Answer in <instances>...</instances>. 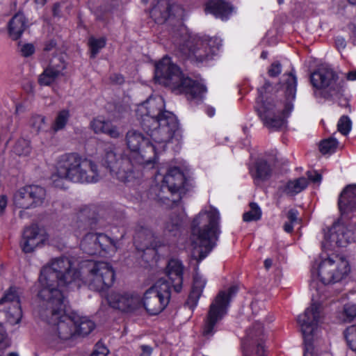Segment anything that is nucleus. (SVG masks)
Listing matches in <instances>:
<instances>
[{
    "label": "nucleus",
    "mask_w": 356,
    "mask_h": 356,
    "mask_svg": "<svg viewBox=\"0 0 356 356\" xmlns=\"http://www.w3.org/2000/svg\"><path fill=\"white\" fill-rule=\"evenodd\" d=\"M164 108L165 102L161 96L150 97L138 107L143 130L152 141L163 144V148L179 129L175 115Z\"/></svg>",
    "instance_id": "nucleus-1"
},
{
    "label": "nucleus",
    "mask_w": 356,
    "mask_h": 356,
    "mask_svg": "<svg viewBox=\"0 0 356 356\" xmlns=\"http://www.w3.org/2000/svg\"><path fill=\"white\" fill-rule=\"evenodd\" d=\"M38 314L48 324L45 340L52 348H61L76 339L75 319L65 314V300H41Z\"/></svg>",
    "instance_id": "nucleus-2"
},
{
    "label": "nucleus",
    "mask_w": 356,
    "mask_h": 356,
    "mask_svg": "<svg viewBox=\"0 0 356 356\" xmlns=\"http://www.w3.org/2000/svg\"><path fill=\"white\" fill-rule=\"evenodd\" d=\"M81 273L67 257L56 258L40 270L38 279L40 289L38 298L41 300L63 299L64 296L58 286L75 284L80 286Z\"/></svg>",
    "instance_id": "nucleus-3"
},
{
    "label": "nucleus",
    "mask_w": 356,
    "mask_h": 356,
    "mask_svg": "<svg viewBox=\"0 0 356 356\" xmlns=\"http://www.w3.org/2000/svg\"><path fill=\"white\" fill-rule=\"evenodd\" d=\"M51 179L55 187L63 188V180L81 184L96 183L101 175L94 161L77 153H67L58 158L56 172Z\"/></svg>",
    "instance_id": "nucleus-4"
},
{
    "label": "nucleus",
    "mask_w": 356,
    "mask_h": 356,
    "mask_svg": "<svg viewBox=\"0 0 356 356\" xmlns=\"http://www.w3.org/2000/svg\"><path fill=\"white\" fill-rule=\"evenodd\" d=\"M219 220L218 211L211 207L209 211L200 212L193 221L192 256L198 262L204 259L215 246L220 234Z\"/></svg>",
    "instance_id": "nucleus-5"
},
{
    "label": "nucleus",
    "mask_w": 356,
    "mask_h": 356,
    "mask_svg": "<svg viewBox=\"0 0 356 356\" xmlns=\"http://www.w3.org/2000/svg\"><path fill=\"white\" fill-rule=\"evenodd\" d=\"M154 79L157 83L170 88L176 93L185 94L188 99H201L207 90L204 85L186 76L168 56H164L156 64Z\"/></svg>",
    "instance_id": "nucleus-6"
},
{
    "label": "nucleus",
    "mask_w": 356,
    "mask_h": 356,
    "mask_svg": "<svg viewBox=\"0 0 356 356\" xmlns=\"http://www.w3.org/2000/svg\"><path fill=\"white\" fill-rule=\"evenodd\" d=\"M266 81L264 86L258 89L255 110L264 125L272 131H282L286 127V118L293 109V104L288 102L282 108L281 102H275L266 96V90L270 87Z\"/></svg>",
    "instance_id": "nucleus-7"
},
{
    "label": "nucleus",
    "mask_w": 356,
    "mask_h": 356,
    "mask_svg": "<svg viewBox=\"0 0 356 356\" xmlns=\"http://www.w3.org/2000/svg\"><path fill=\"white\" fill-rule=\"evenodd\" d=\"M310 81L316 88L314 95L326 100H337L342 107H348V99L344 97V81L330 67H321L310 76Z\"/></svg>",
    "instance_id": "nucleus-8"
},
{
    "label": "nucleus",
    "mask_w": 356,
    "mask_h": 356,
    "mask_svg": "<svg viewBox=\"0 0 356 356\" xmlns=\"http://www.w3.org/2000/svg\"><path fill=\"white\" fill-rule=\"evenodd\" d=\"M179 37L175 38V45L186 58L202 62L216 54L221 47L218 38H201L187 33L185 28L179 30Z\"/></svg>",
    "instance_id": "nucleus-9"
},
{
    "label": "nucleus",
    "mask_w": 356,
    "mask_h": 356,
    "mask_svg": "<svg viewBox=\"0 0 356 356\" xmlns=\"http://www.w3.org/2000/svg\"><path fill=\"white\" fill-rule=\"evenodd\" d=\"M126 144L130 150L127 154L131 156L135 166L142 165L144 166L153 165L159 152L164 151L166 143L163 148L161 143L154 142L152 143L148 138L139 131L131 129L127 131L125 136Z\"/></svg>",
    "instance_id": "nucleus-10"
},
{
    "label": "nucleus",
    "mask_w": 356,
    "mask_h": 356,
    "mask_svg": "<svg viewBox=\"0 0 356 356\" xmlns=\"http://www.w3.org/2000/svg\"><path fill=\"white\" fill-rule=\"evenodd\" d=\"M238 291V286H232L227 291H220L218 293L204 320L202 334L205 338L210 339L216 332L218 323L227 314L229 302Z\"/></svg>",
    "instance_id": "nucleus-11"
},
{
    "label": "nucleus",
    "mask_w": 356,
    "mask_h": 356,
    "mask_svg": "<svg viewBox=\"0 0 356 356\" xmlns=\"http://www.w3.org/2000/svg\"><path fill=\"white\" fill-rule=\"evenodd\" d=\"M87 269L84 282L90 290L100 292L113 285L115 272L108 263L90 261L87 264Z\"/></svg>",
    "instance_id": "nucleus-12"
},
{
    "label": "nucleus",
    "mask_w": 356,
    "mask_h": 356,
    "mask_svg": "<svg viewBox=\"0 0 356 356\" xmlns=\"http://www.w3.org/2000/svg\"><path fill=\"white\" fill-rule=\"evenodd\" d=\"M101 163L113 176L124 183L133 177L134 169L136 168L131 156L124 154L118 159L115 147L111 145L104 149Z\"/></svg>",
    "instance_id": "nucleus-13"
},
{
    "label": "nucleus",
    "mask_w": 356,
    "mask_h": 356,
    "mask_svg": "<svg viewBox=\"0 0 356 356\" xmlns=\"http://www.w3.org/2000/svg\"><path fill=\"white\" fill-rule=\"evenodd\" d=\"M171 297L170 286L163 279L159 280L144 293L141 305L150 315H157L168 305Z\"/></svg>",
    "instance_id": "nucleus-14"
},
{
    "label": "nucleus",
    "mask_w": 356,
    "mask_h": 356,
    "mask_svg": "<svg viewBox=\"0 0 356 356\" xmlns=\"http://www.w3.org/2000/svg\"><path fill=\"white\" fill-rule=\"evenodd\" d=\"M350 272L348 261L339 255L323 259L318 266V277L324 284L341 281Z\"/></svg>",
    "instance_id": "nucleus-15"
},
{
    "label": "nucleus",
    "mask_w": 356,
    "mask_h": 356,
    "mask_svg": "<svg viewBox=\"0 0 356 356\" xmlns=\"http://www.w3.org/2000/svg\"><path fill=\"white\" fill-rule=\"evenodd\" d=\"M266 334L259 320L246 333L243 340V356H264Z\"/></svg>",
    "instance_id": "nucleus-16"
},
{
    "label": "nucleus",
    "mask_w": 356,
    "mask_h": 356,
    "mask_svg": "<svg viewBox=\"0 0 356 356\" xmlns=\"http://www.w3.org/2000/svg\"><path fill=\"white\" fill-rule=\"evenodd\" d=\"M322 317V307L319 303H312L302 314L298 316L297 321L300 327L305 343L311 345L314 332Z\"/></svg>",
    "instance_id": "nucleus-17"
},
{
    "label": "nucleus",
    "mask_w": 356,
    "mask_h": 356,
    "mask_svg": "<svg viewBox=\"0 0 356 356\" xmlns=\"http://www.w3.org/2000/svg\"><path fill=\"white\" fill-rule=\"evenodd\" d=\"M184 13L181 6L170 0H159L150 10L151 18L156 23L163 24L175 19L179 20Z\"/></svg>",
    "instance_id": "nucleus-18"
},
{
    "label": "nucleus",
    "mask_w": 356,
    "mask_h": 356,
    "mask_svg": "<svg viewBox=\"0 0 356 356\" xmlns=\"http://www.w3.org/2000/svg\"><path fill=\"white\" fill-rule=\"evenodd\" d=\"M19 289L10 286L0 299V305L6 309L7 318L10 324L15 325L20 322L22 317Z\"/></svg>",
    "instance_id": "nucleus-19"
},
{
    "label": "nucleus",
    "mask_w": 356,
    "mask_h": 356,
    "mask_svg": "<svg viewBox=\"0 0 356 356\" xmlns=\"http://www.w3.org/2000/svg\"><path fill=\"white\" fill-rule=\"evenodd\" d=\"M107 300L111 307L124 312L134 311L141 305L139 296L129 293L113 292L108 296Z\"/></svg>",
    "instance_id": "nucleus-20"
},
{
    "label": "nucleus",
    "mask_w": 356,
    "mask_h": 356,
    "mask_svg": "<svg viewBox=\"0 0 356 356\" xmlns=\"http://www.w3.org/2000/svg\"><path fill=\"white\" fill-rule=\"evenodd\" d=\"M134 244L139 251L152 250L154 254L158 248L163 245V243L155 236L152 230L147 227H140L137 229L134 236Z\"/></svg>",
    "instance_id": "nucleus-21"
},
{
    "label": "nucleus",
    "mask_w": 356,
    "mask_h": 356,
    "mask_svg": "<svg viewBox=\"0 0 356 356\" xmlns=\"http://www.w3.org/2000/svg\"><path fill=\"white\" fill-rule=\"evenodd\" d=\"M325 238L331 245L334 244L338 247H343L353 241V232L343 223L336 222L330 229Z\"/></svg>",
    "instance_id": "nucleus-22"
},
{
    "label": "nucleus",
    "mask_w": 356,
    "mask_h": 356,
    "mask_svg": "<svg viewBox=\"0 0 356 356\" xmlns=\"http://www.w3.org/2000/svg\"><path fill=\"white\" fill-rule=\"evenodd\" d=\"M28 19L22 12L17 13L8 23V33L13 40L19 39L22 34L29 28Z\"/></svg>",
    "instance_id": "nucleus-23"
},
{
    "label": "nucleus",
    "mask_w": 356,
    "mask_h": 356,
    "mask_svg": "<svg viewBox=\"0 0 356 356\" xmlns=\"http://www.w3.org/2000/svg\"><path fill=\"white\" fill-rule=\"evenodd\" d=\"M43 236L39 234L37 226L33 225L24 229L21 242L22 250L26 253L32 252L43 241Z\"/></svg>",
    "instance_id": "nucleus-24"
},
{
    "label": "nucleus",
    "mask_w": 356,
    "mask_h": 356,
    "mask_svg": "<svg viewBox=\"0 0 356 356\" xmlns=\"http://www.w3.org/2000/svg\"><path fill=\"white\" fill-rule=\"evenodd\" d=\"M184 266L178 259H170L166 267V274L171 281L174 290L179 293L182 289Z\"/></svg>",
    "instance_id": "nucleus-25"
},
{
    "label": "nucleus",
    "mask_w": 356,
    "mask_h": 356,
    "mask_svg": "<svg viewBox=\"0 0 356 356\" xmlns=\"http://www.w3.org/2000/svg\"><path fill=\"white\" fill-rule=\"evenodd\" d=\"M338 205L343 213L356 209V185H349L343 190L339 198Z\"/></svg>",
    "instance_id": "nucleus-26"
},
{
    "label": "nucleus",
    "mask_w": 356,
    "mask_h": 356,
    "mask_svg": "<svg viewBox=\"0 0 356 356\" xmlns=\"http://www.w3.org/2000/svg\"><path fill=\"white\" fill-rule=\"evenodd\" d=\"M163 181L176 193H178L183 189L185 177L179 168L175 167L168 170L163 178Z\"/></svg>",
    "instance_id": "nucleus-27"
},
{
    "label": "nucleus",
    "mask_w": 356,
    "mask_h": 356,
    "mask_svg": "<svg viewBox=\"0 0 356 356\" xmlns=\"http://www.w3.org/2000/svg\"><path fill=\"white\" fill-rule=\"evenodd\" d=\"M206 10L216 17L227 19L232 11L229 3L222 0L209 1L206 6Z\"/></svg>",
    "instance_id": "nucleus-28"
},
{
    "label": "nucleus",
    "mask_w": 356,
    "mask_h": 356,
    "mask_svg": "<svg viewBox=\"0 0 356 356\" xmlns=\"http://www.w3.org/2000/svg\"><path fill=\"white\" fill-rule=\"evenodd\" d=\"M153 191L156 195V199L158 202L163 204L170 205V203L175 204L179 202L181 199L179 195L177 198H174L173 196L177 193L165 183L162 181L160 185L156 186Z\"/></svg>",
    "instance_id": "nucleus-29"
},
{
    "label": "nucleus",
    "mask_w": 356,
    "mask_h": 356,
    "mask_svg": "<svg viewBox=\"0 0 356 356\" xmlns=\"http://www.w3.org/2000/svg\"><path fill=\"white\" fill-rule=\"evenodd\" d=\"M91 127L96 134H105L113 138H118L120 136L118 128L109 121L99 118L94 119L91 122Z\"/></svg>",
    "instance_id": "nucleus-30"
},
{
    "label": "nucleus",
    "mask_w": 356,
    "mask_h": 356,
    "mask_svg": "<svg viewBox=\"0 0 356 356\" xmlns=\"http://www.w3.org/2000/svg\"><path fill=\"white\" fill-rule=\"evenodd\" d=\"M273 172L272 166L264 159H258L254 164V169H250V173L254 180L266 181Z\"/></svg>",
    "instance_id": "nucleus-31"
},
{
    "label": "nucleus",
    "mask_w": 356,
    "mask_h": 356,
    "mask_svg": "<svg viewBox=\"0 0 356 356\" xmlns=\"http://www.w3.org/2000/svg\"><path fill=\"white\" fill-rule=\"evenodd\" d=\"M205 285L206 280H204L197 273H195L193 276L192 289L187 300V304L190 307L197 305Z\"/></svg>",
    "instance_id": "nucleus-32"
},
{
    "label": "nucleus",
    "mask_w": 356,
    "mask_h": 356,
    "mask_svg": "<svg viewBox=\"0 0 356 356\" xmlns=\"http://www.w3.org/2000/svg\"><path fill=\"white\" fill-rule=\"evenodd\" d=\"M307 185L308 180L305 177H300L280 186L279 191L289 196H294L305 190Z\"/></svg>",
    "instance_id": "nucleus-33"
},
{
    "label": "nucleus",
    "mask_w": 356,
    "mask_h": 356,
    "mask_svg": "<svg viewBox=\"0 0 356 356\" xmlns=\"http://www.w3.org/2000/svg\"><path fill=\"white\" fill-rule=\"evenodd\" d=\"M28 195L31 202L32 208L41 206L46 198V190L38 185L26 186Z\"/></svg>",
    "instance_id": "nucleus-34"
},
{
    "label": "nucleus",
    "mask_w": 356,
    "mask_h": 356,
    "mask_svg": "<svg viewBox=\"0 0 356 356\" xmlns=\"http://www.w3.org/2000/svg\"><path fill=\"white\" fill-rule=\"evenodd\" d=\"M76 323V337L78 336H86L95 327V323L86 316L73 317Z\"/></svg>",
    "instance_id": "nucleus-35"
},
{
    "label": "nucleus",
    "mask_w": 356,
    "mask_h": 356,
    "mask_svg": "<svg viewBox=\"0 0 356 356\" xmlns=\"http://www.w3.org/2000/svg\"><path fill=\"white\" fill-rule=\"evenodd\" d=\"M81 250L88 254L94 255L100 254L97 243V236L95 233H88L81 242Z\"/></svg>",
    "instance_id": "nucleus-36"
},
{
    "label": "nucleus",
    "mask_w": 356,
    "mask_h": 356,
    "mask_svg": "<svg viewBox=\"0 0 356 356\" xmlns=\"http://www.w3.org/2000/svg\"><path fill=\"white\" fill-rule=\"evenodd\" d=\"M95 234L100 254L102 252H108L109 250H112L113 251L116 250L117 241L115 239L112 238L103 233Z\"/></svg>",
    "instance_id": "nucleus-37"
},
{
    "label": "nucleus",
    "mask_w": 356,
    "mask_h": 356,
    "mask_svg": "<svg viewBox=\"0 0 356 356\" xmlns=\"http://www.w3.org/2000/svg\"><path fill=\"white\" fill-rule=\"evenodd\" d=\"M284 76H286L283 81L286 97L288 99H293L296 92L297 78L293 72L284 74Z\"/></svg>",
    "instance_id": "nucleus-38"
},
{
    "label": "nucleus",
    "mask_w": 356,
    "mask_h": 356,
    "mask_svg": "<svg viewBox=\"0 0 356 356\" xmlns=\"http://www.w3.org/2000/svg\"><path fill=\"white\" fill-rule=\"evenodd\" d=\"M13 202L16 207L22 209L32 208L31 202L28 195L26 186L19 188L14 195Z\"/></svg>",
    "instance_id": "nucleus-39"
},
{
    "label": "nucleus",
    "mask_w": 356,
    "mask_h": 356,
    "mask_svg": "<svg viewBox=\"0 0 356 356\" xmlns=\"http://www.w3.org/2000/svg\"><path fill=\"white\" fill-rule=\"evenodd\" d=\"M181 223V220L180 217L178 215L173 213L170 215L165 221L164 224V232L172 235H176L179 230Z\"/></svg>",
    "instance_id": "nucleus-40"
},
{
    "label": "nucleus",
    "mask_w": 356,
    "mask_h": 356,
    "mask_svg": "<svg viewBox=\"0 0 356 356\" xmlns=\"http://www.w3.org/2000/svg\"><path fill=\"white\" fill-rule=\"evenodd\" d=\"M60 76V75L47 66L42 73L39 75L38 81L40 86H48L51 85Z\"/></svg>",
    "instance_id": "nucleus-41"
},
{
    "label": "nucleus",
    "mask_w": 356,
    "mask_h": 356,
    "mask_svg": "<svg viewBox=\"0 0 356 356\" xmlns=\"http://www.w3.org/2000/svg\"><path fill=\"white\" fill-rule=\"evenodd\" d=\"M70 112L68 110L64 109L58 112L54 122L52 124V129L58 131L65 128L70 118Z\"/></svg>",
    "instance_id": "nucleus-42"
},
{
    "label": "nucleus",
    "mask_w": 356,
    "mask_h": 356,
    "mask_svg": "<svg viewBox=\"0 0 356 356\" xmlns=\"http://www.w3.org/2000/svg\"><path fill=\"white\" fill-rule=\"evenodd\" d=\"M60 76L64 75L63 71L67 67V63L63 55L54 56L48 65Z\"/></svg>",
    "instance_id": "nucleus-43"
},
{
    "label": "nucleus",
    "mask_w": 356,
    "mask_h": 356,
    "mask_svg": "<svg viewBox=\"0 0 356 356\" xmlns=\"http://www.w3.org/2000/svg\"><path fill=\"white\" fill-rule=\"evenodd\" d=\"M250 211L245 212L243 215V219L245 222L256 221L261 217V210L255 202L250 204Z\"/></svg>",
    "instance_id": "nucleus-44"
},
{
    "label": "nucleus",
    "mask_w": 356,
    "mask_h": 356,
    "mask_svg": "<svg viewBox=\"0 0 356 356\" xmlns=\"http://www.w3.org/2000/svg\"><path fill=\"white\" fill-rule=\"evenodd\" d=\"M88 45L91 51V58H95L99 51L106 45L105 38H95L90 37L88 40Z\"/></svg>",
    "instance_id": "nucleus-45"
},
{
    "label": "nucleus",
    "mask_w": 356,
    "mask_h": 356,
    "mask_svg": "<svg viewBox=\"0 0 356 356\" xmlns=\"http://www.w3.org/2000/svg\"><path fill=\"white\" fill-rule=\"evenodd\" d=\"M31 150L30 141L24 138L19 139L13 147L14 152L19 156H27Z\"/></svg>",
    "instance_id": "nucleus-46"
},
{
    "label": "nucleus",
    "mask_w": 356,
    "mask_h": 356,
    "mask_svg": "<svg viewBox=\"0 0 356 356\" xmlns=\"http://www.w3.org/2000/svg\"><path fill=\"white\" fill-rule=\"evenodd\" d=\"M29 125L33 131L38 134L46 128L45 117L40 115H33L29 120Z\"/></svg>",
    "instance_id": "nucleus-47"
},
{
    "label": "nucleus",
    "mask_w": 356,
    "mask_h": 356,
    "mask_svg": "<svg viewBox=\"0 0 356 356\" xmlns=\"http://www.w3.org/2000/svg\"><path fill=\"white\" fill-rule=\"evenodd\" d=\"M344 335L350 348L356 352V324L348 327L344 331Z\"/></svg>",
    "instance_id": "nucleus-48"
},
{
    "label": "nucleus",
    "mask_w": 356,
    "mask_h": 356,
    "mask_svg": "<svg viewBox=\"0 0 356 356\" xmlns=\"http://www.w3.org/2000/svg\"><path fill=\"white\" fill-rule=\"evenodd\" d=\"M337 145L338 141L335 138H330L321 142L319 149L323 154H332L336 150Z\"/></svg>",
    "instance_id": "nucleus-49"
},
{
    "label": "nucleus",
    "mask_w": 356,
    "mask_h": 356,
    "mask_svg": "<svg viewBox=\"0 0 356 356\" xmlns=\"http://www.w3.org/2000/svg\"><path fill=\"white\" fill-rule=\"evenodd\" d=\"M337 129L343 135H347L351 129V121L346 115H343L337 124Z\"/></svg>",
    "instance_id": "nucleus-50"
},
{
    "label": "nucleus",
    "mask_w": 356,
    "mask_h": 356,
    "mask_svg": "<svg viewBox=\"0 0 356 356\" xmlns=\"http://www.w3.org/2000/svg\"><path fill=\"white\" fill-rule=\"evenodd\" d=\"M343 313L345 321L350 322L356 318V304L348 303L343 306Z\"/></svg>",
    "instance_id": "nucleus-51"
},
{
    "label": "nucleus",
    "mask_w": 356,
    "mask_h": 356,
    "mask_svg": "<svg viewBox=\"0 0 356 356\" xmlns=\"http://www.w3.org/2000/svg\"><path fill=\"white\" fill-rule=\"evenodd\" d=\"M108 353V348L100 341L97 342L91 356H106Z\"/></svg>",
    "instance_id": "nucleus-52"
},
{
    "label": "nucleus",
    "mask_w": 356,
    "mask_h": 356,
    "mask_svg": "<svg viewBox=\"0 0 356 356\" xmlns=\"http://www.w3.org/2000/svg\"><path fill=\"white\" fill-rule=\"evenodd\" d=\"M20 52L24 57H29L35 52V47L32 44L27 43L22 46Z\"/></svg>",
    "instance_id": "nucleus-53"
},
{
    "label": "nucleus",
    "mask_w": 356,
    "mask_h": 356,
    "mask_svg": "<svg viewBox=\"0 0 356 356\" xmlns=\"http://www.w3.org/2000/svg\"><path fill=\"white\" fill-rule=\"evenodd\" d=\"M9 341L7 339L6 332L3 327V325L0 323V349L6 348L9 346Z\"/></svg>",
    "instance_id": "nucleus-54"
},
{
    "label": "nucleus",
    "mask_w": 356,
    "mask_h": 356,
    "mask_svg": "<svg viewBox=\"0 0 356 356\" xmlns=\"http://www.w3.org/2000/svg\"><path fill=\"white\" fill-rule=\"evenodd\" d=\"M281 64L279 62L273 63L268 70L270 76L276 77L281 73Z\"/></svg>",
    "instance_id": "nucleus-55"
},
{
    "label": "nucleus",
    "mask_w": 356,
    "mask_h": 356,
    "mask_svg": "<svg viewBox=\"0 0 356 356\" xmlns=\"http://www.w3.org/2000/svg\"><path fill=\"white\" fill-rule=\"evenodd\" d=\"M308 179L314 183L319 184L322 179V175L316 171H307Z\"/></svg>",
    "instance_id": "nucleus-56"
},
{
    "label": "nucleus",
    "mask_w": 356,
    "mask_h": 356,
    "mask_svg": "<svg viewBox=\"0 0 356 356\" xmlns=\"http://www.w3.org/2000/svg\"><path fill=\"white\" fill-rule=\"evenodd\" d=\"M348 28L350 31V40L354 45H356V24L350 23L348 24Z\"/></svg>",
    "instance_id": "nucleus-57"
},
{
    "label": "nucleus",
    "mask_w": 356,
    "mask_h": 356,
    "mask_svg": "<svg viewBox=\"0 0 356 356\" xmlns=\"http://www.w3.org/2000/svg\"><path fill=\"white\" fill-rule=\"evenodd\" d=\"M298 211L296 209H290L287 213V218L289 222L293 223L297 222L298 220Z\"/></svg>",
    "instance_id": "nucleus-58"
},
{
    "label": "nucleus",
    "mask_w": 356,
    "mask_h": 356,
    "mask_svg": "<svg viewBox=\"0 0 356 356\" xmlns=\"http://www.w3.org/2000/svg\"><path fill=\"white\" fill-rule=\"evenodd\" d=\"M305 350L304 356H331L328 353H324V354H321L320 355H313V353L312 352V350L313 349L312 342H311V345L310 346H309L307 343H305Z\"/></svg>",
    "instance_id": "nucleus-59"
},
{
    "label": "nucleus",
    "mask_w": 356,
    "mask_h": 356,
    "mask_svg": "<svg viewBox=\"0 0 356 356\" xmlns=\"http://www.w3.org/2000/svg\"><path fill=\"white\" fill-rule=\"evenodd\" d=\"M335 45L339 50L343 49L346 46V42L342 37H337L335 39Z\"/></svg>",
    "instance_id": "nucleus-60"
},
{
    "label": "nucleus",
    "mask_w": 356,
    "mask_h": 356,
    "mask_svg": "<svg viewBox=\"0 0 356 356\" xmlns=\"http://www.w3.org/2000/svg\"><path fill=\"white\" fill-rule=\"evenodd\" d=\"M140 349L142 353L140 356H150L152 353V348L147 345L140 346Z\"/></svg>",
    "instance_id": "nucleus-61"
},
{
    "label": "nucleus",
    "mask_w": 356,
    "mask_h": 356,
    "mask_svg": "<svg viewBox=\"0 0 356 356\" xmlns=\"http://www.w3.org/2000/svg\"><path fill=\"white\" fill-rule=\"evenodd\" d=\"M8 204V198L6 195H0V213H2L5 209L7 207Z\"/></svg>",
    "instance_id": "nucleus-62"
},
{
    "label": "nucleus",
    "mask_w": 356,
    "mask_h": 356,
    "mask_svg": "<svg viewBox=\"0 0 356 356\" xmlns=\"http://www.w3.org/2000/svg\"><path fill=\"white\" fill-rule=\"evenodd\" d=\"M284 229L287 233H291L293 229V223L291 222H286L284 225Z\"/></svg>",
    "instance_id": "nucleus-63"
},
{
    "label": "nucleus",
    "mask_w": 356,
    "mask_h": 356,
    "mask_svg": "<svg viewBox=\"0 0 356 356\" xmlns=\"http://www.w3.org/2000/svg\"><path fill=\"white\" fill-rule=\"evenodd\" d=\"M112 81L116 82L117 83L121 84L124 82V78L120 74H113L111 76Z\"/></svg>",
    "instance_id": "nucleus-64"
}]
</instances>
